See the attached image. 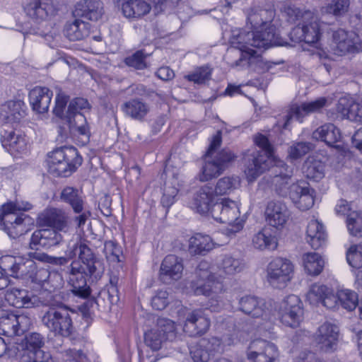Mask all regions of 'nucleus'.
<instances>
[{"label": "nucleus", "instance_id": "obj_1", "mask_svg": "<svg viewBox=\"0 0 362 362\" xmlns=\"http://www.w3.org/2000/svg\"><path fill=\"white\" fill-rule=\"evenodd\" d=\"M31 255L39 262L59 266L67 264L78 255V259L72 261L69 267L68 283L71 288V292L82 298H88L91 293L87 284V277L97 280L102 276L105 270L102 261L81 241L69 245L64 257L49 256L37 251H35Z\"/></svg>", "mask_w": 362, "mask_h": 362}, {"label": "nucleus", "instance_id": "obj_2", "mask_svg": "<svg viewBox=\"0 0 362 362\" xmlns=\"http://www.w3.org/2000/svg\"><path fill=\"white\" fill-rule=\"evenodd\" d=\"M292 175L293 168L279 161L270 171L272 185L281 196H289L297 208L308 210L314 205L315 190L304 182L293 183L288 187Z\"/></svg>", "mask_w": 362, "mask_h": 362}, {"label": "nucleus", "instance_id": "obj_3", "mask_svg": "<svg viewBox=\"0 0 362 362\" xmlns=\"http://www.w3.org/2000/svg\"><path fill=\"white\" fill-rule=\"evenodd\" d=\"M272 28L266 35L259 33H245L233 31L230 39L232 47L227 49L224 60L232 68L238 70L247 69V60L250 49L248 46L257 48H269L274 40V33Z\"/></svg>", "mask_w": 362, "mask_h": 362}, {"label": "nucleus", "instance_id": "obj_4", "mask_svg": "<svg viewBox=\"0 0 362 362\" xmlns=\"http://www.w3.org/2000/svg\"><path fill=\"white\" fill-rule=\"evenodd\" d=\"M210 268L208 262H199L195 271L196 279L191 281L190 289L196 296L202 295L209 298L207 306L211 311L220 312L224 306L221 296L224 291V286Z\"/></svg>", "mask_w": 362, "mask_h": 362}, {"label": "nucleus", "instance_id": "obj_5", "mask_svg": "<svg viewBox=\"0 0 362 362\" xmlns=\"http://www.w3.org/2000/svg\"><path fill=\"white\" fill-rule=\"evenodd\" d=\"M32 205L27 202H8L0 207V230L12 238H16L28 230L31 218L21 213L28 211Z\"/></svg>", "mask_w": 362, "mask_h": 362}, {"label": "nucleus", "instance_id": "obj_6", "mask_svg": "<svg viewBox=\"0 0 362 362\" xmlns=\"http://www.w3.org/2000/svg\"><path fill=\"white\" fill-rule=\"evenodd\" d=\"M221 144V132L218 131L213 136L212 141L206 152V160L202 170L199 174V180L201 182H206L219 176L228 167V165L233 162L235 156L228 149H223L214 159L209 158L212 156L216 149Z\"/></svg>", "mask_w": 362, "mask_h": 362}, {"label": "nucleus", "instance_id": "obj_7", "mask_svg": "<svg viewBox=\"0 0 362 362\" xmlns=\"http://www.w3.org/2000/svg\"><path fill=\"white\" fill-rule=\"evenodd\" d=\"M254 141L261 149L248 155L245 173L249 182L254 181L270 168L273 163V148L267 137L259 134L255 136Z\"/></svg>", "mask_w": 362, "mask_h": 362}, {"label": "nucleus", "instance_id": "obj_8", "mask_svg": "<svg viewBox=\"0 0 362 362\" xmlns=\"http://www.w3.org/2000/svg\"><path fill=\"white\" fill-rule=\"evenodd\" d=\"M240 214L238 203L226 198L214 203L211 211V215L216 221L228 224L225 233L229 237L243 228L245 220L240 217Z\"/></svg>", "mask_w": 362, "mask_h": 362}, {"label": "nucleus", "instance_id": "obj_9", "mask_svg": "<svg viewBox=\"0 0 362 362\" xmlns=\"http://www.w3.org/2000/svg\"><path fill=\"white\" fill-rule=\"evenodd\" d=\"M42 322L51 332L64 337H69L74 330L69 311L62 303L50 304Z\"/></svg>", "mask_w": 362, "mask_h": 362}, {"label": "nucleus", "instance_id": "obj_10", "mask_svg": "<svg viewBox=\"0 0 362 362\" xmlns=\"http://www.w3.org/2000/svg\"><path fill=\"white\" fill-rule=\"evenodd\" d=\"M82 158L76 148H57L48 156L49 173L54 176L67 177L81 164Z\"/></svg>", "mask_w": 362, "mask_h": 362}, {"label": "nucleus", "instance_id": "obj_11", "mask_svg": "<svg viewBox=\"0 0 362 362\" xmlns=\"http://www.w3.org/2000/svg\"><path fill=\"white\" fill-rule=\"evenodd\" d=\"M325 25L313 12L306 11L302 16V23L297 24L291 31L290 38L294 42L315 43L319 40Z\"/></svg>", "mask_w": 362, "mask_h": 362}, {"label": "nucleus", "instance_id": "obj_12", "mask_svg": "<svg viewBox=\"0 0 362 362\" xmlns=\"http://www.w3.org/2000/svg\"><path fill=\"white\" fill-rule=\"evenodd\" d=\"M89 107L90 105L86 99L76 98L70 102L65 117L70 132L74 135L81 136L84 144L88 142L90 133L86 117L80 111Z\"/></svg>", "mask_w": 362, "mask_h": 362}, {"label": "nucleus", "instance_id": "obj_13", "mask_svg": "<svg viewBox=\"0 0 362 362\" xmlns=\"http://www.w3.org/2000/svg\"><path fill=\"white\" fill-rule=\"evenodd\" d=\"M33 253L29 252L27 257L3 256L0 259V269L11 276L29 281L36 265L37 259L31 257Z\"/></svg>", "mask_w": 362, "mask_h": 362}, {"label": "nucleus", "instance_id": "obj_14", "mask_svg": "<svg viewBox=\"0 0 362 362\" xmlns=\"http://www.w3.org/2000/svg\"><path fill=\"white\" fill-rule=\"evenodd\" d=\"M175 327L173 321L159 318L156 326L145 333L144 341L147 346L153 351L159 350L166 340L175 338Z\"/></svg>", "mask_w": 362, "mask_h": 362}, {"label": "nucleus", "instance_id": "obj_15", "mask_svg": "<svg viewBox=\"0 0 362 362\" xmlns=\"http://www.w3.org/2000/svg\"><path fill=\"white\" fill-rule=\"evenodd\" d=\"M278 312L282 324L290 327H298L303 319V303L296 295L286 296L280 303Z\"/></svg>", "mask_w": 362, "mask_h": 362}, {"label": "nucleus", "instance_id": "obj_16", "mask_svg": "<svg viewBox=\"0 0 362 362\" xmlns=\"http://www.w3.org/2000/svg\"><path fill=\"white\" fill-rule=\"evenodd\" d=\"M293 272V265L291 261L277 257L269 263L267 269V279L272 286L282 288L291 281Z\"/></svg>", "mask_w": 362, "mask_h": 362}, {"label": "nucleus", "instance_id": "obj_17", "mask_svg": "<svg viewBox=\"0 0 362 362\" xmlns=\"http://www.w3.org/2000/svg\"><path fill=\"white\" fill-rule=\"evenodd\" d=\"M274 11L272 10L262 9L259 8H252L247 13V21L250 23L251 28L253 29L252 31L241 30L240 32L245 33H259L266 35L272 28V30L274 33V40L269 45V47L277 44L276 33L275 27L271 25V22L274 18Z\"/></svg>", "mask_w": 362, "mask_h": 362}, {"label": "nucleus", "instance_id": "obj_18", "mask_svg": "<svg viewBox=\"0 0 362 362\" xmlns=\"http://www.w3.org/2000/svg\"><path fill=\"white\" fill-rule=\"evenodd\" d=\"M279 355L276 346L262 339L250 341L246 351L247 358L252 362H275Z\"/></svg>", "mask_w": 362, "mask_h": 362}, {"label": "nucleus", "instance_id": "obj_19", "mask_svg": "<svg viewBox=\"0 0 362 362\" xmlns=\"http://www.w3.org/2000/svg\"><path fill=\"white\" fill-rule=\"evenodd\" d=\"M331 49L334 54L344 55L354 51L362 52V39L354 32L339 29L333 33Z\"/></svg>", "mask_w": 362, "mask_h": 362}, {"label": "nucleus", "instance_id": "obj_20", "mask_svg": "<svg viewBox=\"0 0 362 362\" xmlns=\"http://www.w3.org/2000/svg\"><path fill=\"white\" fill-rule=\"evenodd\" d=\"M0 136L3 147L11 153H24L28 151V139L19 130L5 124L1 128Z\"/></svg>", "mask_w": 362, "mask_h": 362}, {"label": "nucleus", "instance_id": "obj_21", "mask_svg": "<svg viewBox=\"0 0 362 362\" xmlns=\"http://www.w3.org/2000/svg\"><path fill=\"white\" fill-rule=\"evenodd\" d=\"M31 325V318L25 315L7 314L0 317V334L8 337L20 335Z\"/></svg>", "mask_w": 362, "mask_h": 362}, {"label": "nucleus", "instance_id": "obj_22", "mask_svg": "<svg viewBox=\"0 0 362 362\" xmlns=\"http://www.w3.org/2000/svg\"><path fill=\"white\" fill-rule=\"evenodd\" d=\"M210 327V321L201 309L187 310L183 325V331L190 337L204 334Z\"/></svg>", "mask_w": 362, "mask_h": 362}, {"label": "nucleus", "instance_id": "obj_23", "mask_svg": "<svg viewBox=\"0 0 362 362\" xmlns=\"http://www.w3.org/2000/svg\"><path fill=\"white\" fill-rule=\"evenodd\" d=\"M327 100L325 98H320L315 101L303 103L300 105H293L284 117L283 128L287 129L293 118L302 122L308 115L320 112L325 106Z\"/></svg>", "mask_w": 362, "mask_h": 362}, {"label": "nucleus", "instance_id": "obj_24", "mask_svg": "<svg viewBox=\"0 0 362 362\" xmlns=\"http://www.w3.org/2000/svg\"><path fill=\"white\" fill-rule=\"evenodd\" d=\"M339 327L332 323L325 322L321 325L315 335V341L317 347L322 351H334L339 339Z\"/></svg>", "mask_w": 362, "mask_h": 362}, {"label": "nucleus", "instance_id": "obj_25", "mask_svg": "<svg viewBox=\"0 0 362 362\" xmlns=\"http://www.w3.org/2000/svg\"><path fill=\"white\" fill-rule=\"evenodd\" d=\"M183 269L182 258L174 255H167L161 263L159 278L164 284H170L181 279Z\"/></svg>", "mask_w": 362, "mask_h": 362}, {"label": "nucleus", "instance_id": "obj_26", "mask_svg": "<svg viewBox=\"0 0 362 362\" xmlns=\"http://www.w3.org/2000/svg\"><path fill=\"white\" fill-rule=\"evenodd\" d=\"M62 233L52 228L35 230L30 238V247L37 250L40 247L49 248L55 246L63 240Z\"/></svg>", "mask_w": 362, "mask_h": 362}, {"label": "nucleus", "instance_id": "obj_27", "mask_svg": "<svg viewBox=\"0 0 362 362\" xmlns=\"http://www.w3.org/2000/svg\"><path fill=\"white\" fill-rule=\"evenodd\" d=\"M214 187L209 185L202 187L194 195L189 203V207L201 214H211L214 205Z\"/></svg>", "mask_w": 362, "mask_h": 362}, {"label": "nucleus", "instance_id": "obj_28", "mask_svg": "<svg viewBox=\"0 0 362 362\" xmlns=\"http://www.w3.org/2000/svg\"><path fill=\"white\" fill-rule=\"evenodd\" d=\"M266 221L268 223L276 228L284 227L290 213L286 206L280 201H271L268 203L265 211Z\"/></svg>", "mask_w": 362, "mask_h": 362}, {"label": "nucleus", "instance_id": "obj_29", "mask_svg": "<svg viewBox=\"0 0 362 362\" xmlns=\"http://www.w3.org/2000/svg\"><path fill=\"white\" fill-rule=\"evenodd\" d=\"M5 298L11 305L21 308H30L37 305L38 298L25 289L11 288L6 291Z\"/></svg>", "mask_w": 362, "mask_h": 362}, {"label": "nucleus", "instance_id": "obj_30", "mask_svg": "<svg viewBox=\"0 0 362 362\" xmlns=\"http://www.w3.org/2000/svg\"><path fill=\"white\" fill-rule=\"evenodd\" d=\"M103 4L100 0H81L75 6L74 15L97 21L103 16Z\"/></svg>", "mask_w": 362, "mask_h": 362}, {"label": "nucleus", "instance_id": "obj_31", "mask_svg": "<svg viewBox=\"0 0 362 362\" xmlns=\"http://www.w3.org/2000/svg\"><path fill=\"white\" fill-rule=\"evenodd\" d=\"M53 93L48 88L35 87L29 93V101L33 111L42 114L47 112Z\"/></svg>", "mask_w": 362, "mask_h": 362}, {"label": "nucleus", "instance_id": "obj_32", "mask_svg": "<svg viewBox=\"0 0 362 362\" xmlns=\"http://www.w3.org/2000/svg\"><path fill=\"white\" fill-rule=\"evenodd\" d=\"M239 310L252 317H263L267 315L265 303L254 296H245L238 301Z\"/></svg>", "mask_w": 362, "mask_h": 362}, {"label": "nucleus", "instance_id": "obj_33", "mask_svg": "<svg viewBox=\"0 0 362 362\" xmlns=\"http://www.w3.org/2000/svg\"><path fill=\"white\" fill-rule=\"evenodd\" d=\"M312 136L315 140L324 141L328 146L337 148L340 147L337 143L340 141L341 134L333 124L327 123L320 126L313 132Z\"/></svg>", "mask_w": 362, "mask_h": 362}, {"label": "nucleus", "instance_id": "obj_34", "mask_svg": "<svg viewBox=\"0 0 362 362\" xmlns=\"http://www.w3.org/2000/svg\"><path fill=\"white\" fill-rule=\"evenodd\" d=\"M327 233L322 223L316 219L309 221L306 229V241L314 250H317L325 243Z\"/></svg>", "mask_w": 362, "mask_h": 362}, {"label": "nucleus", "instance_id": "obj_35", "mask_svg": "<svg viewBox=\"0 0 362 362\" xmlns=\"http://www.w3.org/2000/svg\"><path fill=\"white\" fill-rule=\"evenodd\" d=\"M214 247L211 238L197 233L189 239L188 251L191 255H205Z\"/></svg>", "mask_w": 362, "mask_h": 362}, {"label": "nucleus", "instance_id": "obj_36", "mask_svg": "<svg viewBox=\"0 0 362 362\" xmlns=\"http://www.w3.org/2000/svg\"><path fill=\"white\" fill-rule=\"evenodd\" d=\"M124 114L133 119L142 121L150 111V105L139 98L129 100L122 106Z\"/></svg>", "mask_w": 362, "mask_h": 362}, {"label": "nucleus", "instance_id": "obj_37", "mask_svg": "<svg viewBox=\"0 0 362 362\" xmlns=\"http://www.w3.org/2000/svg\"><path fill=\"white\" fill-rule=\"evenodd\" d=\"M151 9L150 4L144 0H127L122 4V13L130 19L139 18L148 14Z\"/></svg>", "mask_w": 362, "mask_h": 362}, {"label": "nucleus", "instance_id": "obj_38", "mask_svg": "<svg viewBox=\"0 0 362 362\" xmlns=\"http://www.w3.org/2000/svg\"><path fill=\"white\" fill-rule=\"evenodd\" d=\"M337 110L348 119L356 122H362V105L351 99L341 98L339 99Z\"/></svg>", "mask_w": 362, "mask_h": 362}, {"label": "nucleus", "instance_id": "obj_39", "mask_svg": "<svg viewBox=\"0 0 362 362\" xmlns=\"http://www.w3.org/2000/svg\"><path fill=\"white\" fill-rule=\"evenodd\" d=\"M23 107L22 100L8 101L2 106L1 115L8 122H18L25 115Z\"/></svg>", "mask_w": 362, "mask_h": 362}, {"label": "nucleus", "instance_id": "obj_40", "mask_svg": "<svg viewBox=\"0 0 362 362\" xmlns=\"http://www.w3.org/2000/svg\"><path fill=\"white\" fill-rule=\"evenodd\" d=\"M29 281L38 284H52V286L55 288L61 286L62 279L59 274L51 273L45 268H38L36 264Z\"/></svg>", "mask_w": 362, "mask_h": 362}, {"label": "nucleus", "instance_id": "obj_41", "mask_svg": "<svg viewBox=\"0 0 362 362\" xmlns=\"http://www.w3.org/2000/svg\"><path fill=\"white\" fill-rule=\"evenodd\" d=\"M252 243L255 248L259 250H274L278 245L276 238L267 228H262L256 233L252 237Z\"/></svg>", "mask_w": 362, "mask_h": 362}, {"label": "nucleus", "instance_id": "obj_42", "mask_svg": "<svg viewBox=\"0 0 362 362\" xmlns=\"http://www.w3.org/2000/svg\"><path fill=\"white\" fill-rule=\"evenodd\" d=\"M64 32L66 37L70 40H80L88 36L90 25L81 20L76 19L72 23H67Z\"/></svg>", "mask_w": 362, "mask_h": 362}, {"label": "nucleus", "instance_id": "obj_43", "mask_svg": "<svg viewBox=\"0 0 362 362\" xmlns=\"http://www.w3.org/2000/svg\"><path fill=\"white\" fill-rule=\"evenodd\" d=\"M302 262L305 271L311 276L319 275L325 266L321 255L317 252H305L302 255Z\"/></svg>", "mask_w": 362, "mask_h": 362}, {"label": "nucleus", "instance_id": "obj_44", "mask_svg": "<svg viewBox=\"0 0 362 362\" xmlns=\"http://www.w3.org/2000/svg\"><path fill=\"white\" fill-rule=\"evenodd\" d=\"M45 220L47 226L50 228L57 229L64 233L68 231L69 226L67 223V216L61 209H49L45 216Z\"/></svg>", "mask_w": 362, "mask_h": 362}, {"label": "nucleus", "instance_id": "obj_45", "mask_svg": "<svg viewBox=\"0 0 362 362\" xmlns=\"http://www.w3.org/2000/svg\"><path fill=\"white\" fill-rule=\"evenodd\" d=\"M61 199L69 204L75 213H81L83 209V199L78 189L72 187H64L60 194Z\"/></svg>", "mask_w": 362, "mask_h": 362}, {"label": "nucleus", "instance_id": "obj_46", "mask_svg": "<svg viewBox=\"0 0 362 362\" xmlns=\"http://www.w3.org/2000/svg\"><path fill=\"white\" fill-rule=\"evenodd\" d=\"M325 167L322 161L309 156L303 164V170L308 179L318 181L325 176Z\"/></svg>", "mask_w": 362, "mask_h": 362}, {"label": "nucleus", "instance_id": "obj_47", "mask_svg": "<svg viewBox=\"0 0 362 362\" xmlns=\"http://www.w3.org/2000/svg\"><path fill=\"white\" fill-rule=\"evenodd\" d=\"M118 300L117 289L113 284L112 279L110 284L101 290L95 298V303L103 309L110 308L111 305Z\"/></svg>", "mask_w": 362, "mask_h": 362}, {"label": "nucleus", "instance_id": "obj_48", "mask_svg": "<svg viewBox=\"0 0 362 362\" xmlns=\"http://www.w3.org/2000/svg\"><path fill=\"white\" fill-rule=\"evenodd\" d=\"M183 183L182 176L179 174L173 175L172 186H165L161 198V204L164 207L168 209L175 203L179 188L183 185Z\"/></svg>", "mask_w": 362, "mask_h": 362}, {"label": "nucleus", "instance_id": "obj_49", "mask_svg": "<svg viewBox=\"0 0 362 362\" xmlns=\"http://www.w3.org/2000/svg\"><path fill=\"white\" fill-rule=\"evenodd\" d=\"M218 267L223 274L230 276L242 272L245 264L239 258L230 255H224L218 264Z\"/></svg>", "mask_w": 362, "mask_h": 362}, {"label": "nucleus", "instance_id": "obj_50", "mask_svg": "<svg viewBox=\"0 0 362 362\" xmlns=\"http://www.w3.org/2000/svg\"><path fill=\"white\" fill-rule=\"evenodd\" d=\"M240 186V179L238 176H226L217 181L214 193L216 195L230 194Z\"/></svg>", "mask_w": 362, "mask_h": 362}, {"label": "nucleus", "instance_id": "obj_51", "mask_svg": "<svg viewBox=\"0 0 362 362\" xmlns=\"http://www.w3.org/2000/svg\"><path fill=\"white\" fill-rule=\"evenodd\" d=\"M272 67V64L264 60L261 54L257 51L250 49L247 60V69L257 72H264Z\"/></svg>", "mask_w": 362, "mask_h": 362}, {"label": "nucleus", "instance_id": "obj_52", "mask_svg": "<svg viewBox=\"0 0 362 362\" xmlns=\"http://www.w3.org/2000/svg\"><path fill=\"white\" fill-rule=\"evenodd\" d=\"M19 362H54L51 354L42 349L30 351L24 349L19 358Z\"/></svg>", "mask_w": 362, "mask_h": 362}, {"label": "nucleus", "instance_id": "obj_53", "mask_svg": "<svg viewBox=\"0 0 362 362\" xmlns=\"http://www.w3.org/2000/svg\"><path fill=\"white\" fill-rule=\"evenodd\" d=\"M338 300L339 304L341 306L351 311L354 310L356 305L358 304L357 294L349 289L340 290L338 292Z\"/></svg>", "mask_w": 362, "mask_h": 362}, {"label": "nucleus", "instance_id": "obj_54", "mask_svg": "<svg viewBox=\"0 0 362 362\" xmlns=\"http://www.w3.org/2000/svg\"><path fill=\"white\" fill-rule=\"evenodd\" d=\"M346 225L350 234L362 237V214L353 211L346 218Z\"/></svg>", "mask_w": 362, "mask_h": 362}, {"label": "nucleus", "instance_id": "obj_55", "mask_svg": "<svg viewBox=\"0 0 362 362\" xmlns=\"http://www.w3.org/2000/svg\"><path fill=\"white\" fill-rule=\"evenodd\" d=\"M211 76V69L208 66L196 68L192 73L185 76L188 81L197 84H204L209 81Z\"/></svg>", "mask_w": 362, "mask_h": 362}, {"label": "nucleus", "instance_id": "obj_56", "mask_svg": "<svg viewBox=\"0 0 362 362\" xmlns=\"http://www.w3.org/2000/svg\"><path fill=\"white\" fill-rule=\"evenodd\" d=\"M349 3V0L332 1L326 6L322 7L321 11L322 13L333 14L334 16H341L348 11Z\"/></svg>", "mask_w": 362, "mask_h": 362}, {"label": "nucleus", "instance_id": "obj_57", "mask_svg": "<svg viewBox=\"0 0 362 362\" xmlns=\"http://www.w3.org/2000/svg\"><path fill=\"white\" fill-rule=\"evenodd\" d=\"M328 289L325 285L317 284L312 285L306 295L308 301L313 305L321 303Z\"/></svg>", "mask_w": 362, "mask_h": 362}, {"label": "nucleus", "instance_id": "obj_58", "mask_svg": "<svg viewBox=\"0 0 362 362\" xmlns=\"http://www.w3.org/2000/svg\"><path fill=\"white\" fill-rule=\"evenodd\" d=\"M146 54L143 50H139L124 59V63L136 69H144L146 67Z\"/></svg>", "mask_w": 362, "mask_h": 362}, {"label": "nucleus", "instance_id": "obj_59", "mask_svg": "<svg viewBox=\"0 0 362 362\" xmlns=\"http://www.w3.org/2000/svg\"><path fill=\"white\" fill-rule=\"evenodd\" d=\"M346 259L349 264L354 268L362 267V246H351L346 254Z\"/></svg>", "mask_w": 362, "mask_h": 362}, {"label": "nucleus", "instance_id": "obj_60", "mask_svg": "<svg viewBox=\"0 0 362 362\" xmlns=\"http://www.w3.org/2000/svg\"><path fill=\"white\" fill-rule=\"evenodd\" d=\"M190 353L194 362H216L213 354L205 347H201L199 342Z\"/></svg>", "mask_w": 362, "mask_h": 362}, {"label": "nucleus", "instance_id": "obj_61", "mask_svg": "<svg viewBox=\"0 0 362 362\" xmlns=\"http://www.w3.org/2000/svg\"><path fill=\"white\" fill-rule=\"evenodd\" d=\"M25 349L30 351H37L41 349L45 344L44 337L37 332H32L25 336Z\"/></svg>", "mask_w": 362, "mask_h": 362}, {"label": "nucleus", "instance_id": "obj_62", "mask_svg": "<svg viewBox=\"0 0 362 362\" xmlns=\"http://www.w3.org/2000/svg\"><path fill=\"white\" fill-rule=\"evenodd\" d=\"M314 148L315 146L310 142H298L290 147L289 156L292 158L296 159L309 153Z\"/></svg>", "mask_w": 362, "mask_h": 362}, {"label": "nucleus", "instance_id": "obj_63", "mask_svg": "<svg viewBox=\"0 0 362 362\" xmlns=\"http://www.w3.org/2000/svg\"><path fill=\"white\" fill-rule=\"evenodd\" d=\"M107 260L110 262H119L121 250L119 246L112 241L105 242L103 249Z\"/></svg>", "mask_w": 362, "mask_h": 362}, {"label": "nucleus", "instance_id": "obj_64", "mask_svg": "<svg viewBox=\"0 0 362 362\" xmlns=\"http://www.w3.org/2000/svg\"><path fill=\"white\" fill-rule=\"evenodd\" d=\"M201 347H205L210 353H221L224 351L221 340L218 337H211L210 339H202L199 341Z\"/></svg>", "mask_w": 362, "mask_h": 362}]
</instances>
